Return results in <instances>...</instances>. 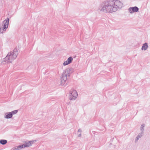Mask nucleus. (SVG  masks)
Listing matches in <instances>:
<instances>
[{
	"label": "nucleus",
	"instance_id": "3",
	"mask_svg": "<svg viewBox=\"0 0 150 150\" xmlns=\"http://www.w3.org/2000/svg\"><path fill=\"white\" fill-rule=\"evenodd\" d=\"M70 69L67 68L64 71L63 73L61 76V84L62 86H65L67 85L66 81L67 79V76H70Z\"/></svg>",
	"mask_w": 150,
	"mask_h": 150
},
{
	"label": "nucleus",
	"instance_id": "18",
	"mask_svg": "<svg viewBox=\"0 0 150 150\" xmlns=\"http://www.w3.org/2000/svg\"><path fill=\"white\" fill-rule=\"evenodd\" d=\"M78 136L79 137H81V133H80L79 134H78Z\"/></svg>",
	"mask_w": 150,
	"mask_h": 150
},
{
	"label": "nucleus",
	"instance_id": "1",
	"mask_svg": "<svg viewBox=\"0 0 150 150\" xmlns=\"http://www.w3.org/2000/svg\"><path fill=\"white\" fill-rule=\"evenodd\" d=\"M123 5L122 3L119 0L105 1L100 4L98 9L105 13H113L121 8Z\"/></svg>",
	"mask_w": 150,
	"mask_h": 150
},
{
	"label": "nucleus",
	"instance_id": "5",
	"mask_svg": "<svg viewBox=\"0 0 150 150\" xmlns=\"http://www.w3.org/2000/svg\"><path fill=\"white\" fill-rule=\"evenodd\" d=\"M128 10L130 13L132 14L134 13L137 12L139 10V8L137 6L131 7L128 8Z\"/></svg>",
	"mask_w": 150,
	"mask_h": 150
},
{
	"label": "nucleus",
	"instance_id": "2",
	"mask_svg": "<svg viewBox=\"0 0 150 150\" xmlns=\"http://www.w3.org/2000/svg\"><path fill=\"white\" fill-rule=\"evenodd\" d=\"M18 54L17 49H14L13 51L8 53L4 59L3 61L6 63H11L16 58Z\"/></svg>",
	"mask_w": 150,
	"mask_h": 150
},
{
	"label": "nucleus",
	"instance_id": "4",
	"mask_svg": "<svg viewBox=\"0 0 150 150\" xmlns=\"http://www.w3.org/2000/svg\"><path fill=\"white\" fill-rule=\"evenodd\" d=\"M78 94L76 91L72 90L70 91L69 99L70 100H74L77 98Z\"/></svg>",
	"mask_w": 150,
	"mask_h": 150
},
{
	"label": "nucleus",
	"instance_id": "6",
	"mask_svg": "<svg viewBox=\"0 0 150 150\" xmlns=\"http://www.w3.org/2000/svg\"><path fill=\"white\" fill-rule=\"evenodd\" d=\"M73 60V58L71 57H70L68 58L67 60L64 61L63 64L64 66H66L71 63Z\"/></svg>",
	"mask_w": 150,
	"mask_h": 150
},
{
	"label": "nucleus",
	"instance_id": "16",
	"mask_svg": "<svg viewBox=\"0 0 150 150\" xmlns=\"http://www.w3.org/2000/svg\"><path fill=\"white\" fill-rule=\"evenodd\" d=\"M18 112V110H14L13 111H12L11 112H10L11 114H12V115L13 116V115H15Z\"/></svg>",
	"mask_w": 150,
	"mask_h": 150
},
{
	"label": "nucleus",
	"instance_id": "7",
	"mask_svg": "<svg viewBox=\"0 0 150 150\" xmlns=\"http://www.w3.org/2000/svg\"><path fill=\"white\" fill-rule=\"evenodd\" d=\"M36 142L35 140H33L32 141H28V142H25L23 144L24 148L25 147H28L31 146L32 144Z\"/></svg>",
	"mask_w": 150,
	"mask_h": 150
},
{
	"label": "nucleus",
	"instance_id": "17",
	"mask_svg": "<svg viewBox=\"0 0 150 150\" xmlns=\"http://www.w3.org/2000/svg\"><path fill=\"white\" fill-rule=\"evenodd\" d=\"M78 132H81V130L80 129H79L78 130Z\"/></svg>",
	"mask_w": 150,
	"mask_h": 150
},
{
	"label": "nucleus",
	"instance_id": "8",
	"mask_svg": "<svg viewBox=\"0 0 150 150\" xmlns=\"http://www.w3.org/2000/svg\"><path fill=\"white\" fill-rule=\"evenodd\" d=\"M9 18H7L3 21L2 23V25L7 28L8 27V25L9 23Z\"/></svg>",
	"mask_w": 150,
	"mask_h": 150
},
{
	"label": "nucleus",
	"instance_id": "11",
	"mask_svg": "<svg viewBox=\"0 0 150 150\" xmlns=\"http://www.w3.org/2000/svg\"><path fill=\"white\" fill-rule=\"evenodd\" d=\"M12 114L11 112L6 113L5 114V118L6 119H10L12 117Z\"/></svg>",
	"mask_w": 150,
	"mask_h": 150
},
{
	"label": "nucleus",
	"instance_id": "13",
	"mask_svg": "<svg viewBox=\"0 0 150 150\" xmlns=\"http://www.w3.org/2000/svg\"><path fill=\"white\" fill-rule=\"evenodd\" d=\"M145 126V125L144 124H142L140 127V129L141 131V132L144 133V127Z\"/></svg>",
	"mask_w": 150,
	"mask_h": 150
},
{
	"label": "nucleus",
	"instance_id": "15",
	"mask_svg": "<svg viewBox=\"0 0 150 150\" xmlns=\"http://www.w3.org/2000/svg\"><path fill=\"white\" fill-rule=\"evenodd\" d=\"M24 148L23 144L22 145L16 147V148H15V149L19 150L21 149Z\"/></svg>",
	"mask_w": 150,
	"mask_h": 150
},
{
	"label": "nucleus",
	"instance_id": "14",
	"mask_svg": "<svg viewBox=\"0 0 150 150\" xmlns=\"http://www.w3.org/2000/svg\"><path fill=\"white\" fill-rule=\"evenodd\" d=\"M7 143V141L6 140L1 139L0 140V143L2 145H4Z\"/></svg>",
	"mask_w": 150,
	"mask_h": 150
},
{
	"label": "nucleus",
	"instance_id": "12",
	"mask_svg": "<svg viewBox=\"0 0 150 150\" xmlns=\"http://www.w3.org/2000/svg\"><path fill=\"white\" fill-rule=\"evenodd\" d=\"M148 47V45L147 43H145L143 44L141 50H146Z\"/></svg>",
	"mask_w": 150,
	"mask_h": 150
},
{
	"label": "nucleus",
	"instance_id": "10",
	"mask_svg": "<svg viewBox=\"0 0 150 150\" xmlns=\"http://www.w3.org/2000/svg\"><path fill=\"white\" fill-rule=\"evenodd\" d=\"M143 135V133L142 132H141L138 134V135L137 136L136 139L135 140V142H137L139 139L141 138Z\"/></svg>",
	"mask_w": 150,
	"mask_h": 150
},
{
	"label": "nucleus",
	"instance_id": "9",
	"mask_svg": "<svg viewBox=\"0 0 150 150\" xmlns=\"http://www.w3.org/2000/svg\"><path fill=\"white\" fill-rule=\"evenodd\" d=\"M8 28L2 25L0 28V33H5Z\"/></svg>",
	"mask_w": 150,
	"mask_h": 150
}]
</instances>
